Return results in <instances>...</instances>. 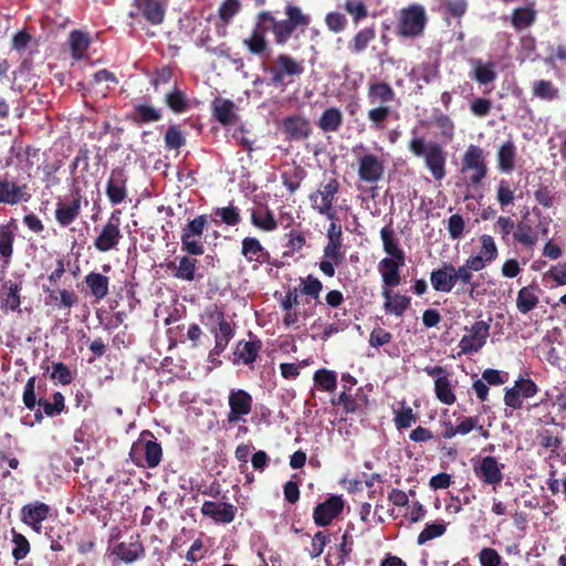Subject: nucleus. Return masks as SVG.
Returning a JSON list of instances; mask_svg holds the SVG:
<instances>
[{
  "mask_svg": "<svg viewBox=\"0 0 566 566\" xmlns=\"http://www.w3.org/2000/svg\"><path fill=\"white\" fill-rule=\"evenodd\" d=\"M284 14L285 19L277 20L271 11L264 10L258 13L260 21H266L269 24L276 45H285L296 31L304 32L312 22L310 14L291 2L284 7Z\"/></svg>",
  "mask_w": 566,
  "mask_h": 566,
  "instance_id": "1",
  "label": "nucleus"
},
{
  "mask_svg": "<svg viewBox=\"0 0 566 566\" xmlns=\"http://www.w3.org/2000/svg\"><path fill=\"white\" fill-rule=\"evenodd\" d=\"M408 143V150L417 158H422L426 168L434 180L441 181L447 175V151L436 142H427L413 129Z\"/></svg>",
  "mask_w": 566,
  "mask_h": 566,
  "instance_id": "2",
  "label": "nucleus"
},
{
  "mask_svg": "<svg viewBox=\"0 0 566 566\" xmlns=\"http://www.w3.org/2000/svg\"><path fill=\"white\" fill-rule=\"evenodd\" d=\"M129 458L139 468L155 469L161 462L163 448L153 432L144 430L133 443Z\"/></svg>",
  "mask_w": 566,
  "mask_h": 566,
  "instance_id": "3",
  "label": "nucleus"
},
{
  "mask_svg": "<svg viewBox=\"0 0 566 566\" xmlns=\"http://www.w3.org/2000/svg\"><path fill=\"white\" fill-rule=\"evenodd\" d=\"M262 71L270 74L269 85H286L292 82L285 81L286 77L293 78L304 73L305 66L303 60H296L290 54L281 53L276 56L273 65L262 64Z\"/></svg>",
  "mask_w": 566,
  "mask_h": 566,
  "instance_id": "4",
  "label": "nucleus"
},
{
  "mask_svg": "<svg viewBox=\"0 0 566 566\" xmlns=\"http://www.w3.org/2000/svg\"><path fill=\"white\" fill-rule=\"evenodd\" d=\"M427 22L424 8L418 3L410 4L399 11L396 34L405 39L418 38L423 33Z\"/></svg>",
  "mask_w": 566,
  "mask_h": 566,
  "instance_id": "5",
  "label": "nucleus"
},
{
  "mask_svg": "<svg viewBox=\"0 0 566 566\" xmlns=\"http://www.w3.org/2000/svg\"><path fill=\"white\" fill-rule=\"evenodd\" d=\"M461 172L469 174V186L478 188L488 176V163L483 148L469 145L461 159Z\"/></svg>",
  "mask_w": 566,
  "mask_h": 566,
  "instance_id": "6",
  "label": "nucleus"
},
{
  "mask_svg": "<svg viewBox=\"0 0 566 566\" xmlns=\"http://www.w3.org/2000/svg\"><path fill=\"white\" fill-rule=\"evenodd\" d=\"M120 211L115 210L111 213L107 222L103 226L98 235L94 239V248L102 253H106L117 248L120 239Z\"/></svg>",
  "mask_w": 566,
  "mask_h": 566,
  "instance_id": "7",
  "label": "nucleus"
},
{
  "mask_svg": "<svg viewBox=\"0 0 566 566\" xmlns=\"http://www.w3.org/2000/svg\"><path fill=\"white\" fill-rule=\"evenodd\" d=\"M31 197V188L27 184H18L8 174L0 178V203L15 206L28 202Z\"/></svg>",
  "mask_w": 566,
  "mask_h": 566,
  "instance_id": "8",
  "label": "nucleus"
},
{
  "mask_svg": "<svg viewBox=\"0 0 566 566\" xmlns=\"http://www.w3.org/2000/svg\"><path fill=\"white\" fill-rule=\"evenodd\" d=\"M504 468L505 464L499 463L496 458L492 455L483 457L473 464L475 476L482 483L492 485L493 489L502 482Z\"/></svg>",
  "mask_w": 566,
  "mask_h": 566,
  "instance_id": "9",
  "label": "nucleus"
},
{
  "mask_svg": "<svg viewBox=\"0 0 566 566\" xmlns=\"http://www.w3.org/2000/svg\"><path fill=\"white\" fill-rule=\"evenodd\" d=\"M210 316L218 323V327L211 329V333L214 336V347L210 350V357L220 356L234 337V329L226 318L224 313L218 310L217 306H214Z\"/></svg>",
  "mask_w": 566,
  "mask_h": 566,
  "instance_id": "10",
  "label": "nucleus"
},
{
  "mask_svg": "<svg viewBox=\"0 0 566 566\" xmlns=\"http://www.w3.org/2000/svg\"><path fill=\"white\" fill-rule=\"evenodd\" d=\"M357 175L360 181L376 185L385 174V163L371 153L364 154L357 159Z\"/></svg>",
  "mask_w": 566,
  "mask_h": 566,
  "instance_id": "11",
  "label": "nucleus"
},
{
  "mask_svg": "<svg viewBox=\"0 0 566 566\" xmlns=\"http://www.w3.org/2000/svg\"><path fill=\"white\" fill-rule=\"evenodd\" d=\"M345 502L342 495H329L325 501L318 503L313 511L314 523L324 527L331 525L344 511Z\"/></svg>",
  "mask_w": 566,
  "mask_h": 566,
  "instance_id": "12",
  "label": "nucleus"
},
{
  "mask_svg": "<svg viewBox=\"0 0 566 566\" xmlns=\"http://www.w3.org/2000/svg\"><path fill=\"white\" fill-rule=\"evenodd\" d=\"M228 403L230 411L228 412L227 421L229 423H237L244 421V417L251 413L253 398L243 389H232L228 397Z\"/></svg>",
  "mask_w": 566,
  "mask_h": 566,
  "instance_id": "13",
  "label": "nucleus"
},
{
  "mask_svg": "<svg viewBox=\"0 0 566 566\" xmlns=\"http://www.w3.org/2000/svg\"><path fill=\"white\" fill-rule=\"evenodd\" d=\"M489 335L490 324L484 321L475 322L469 329V334L463 335L459 342L461 353H478L485 345Z\"/></svg>",
  "mask_w": 566,
  "mask_h": 566,
  "instance_id": "14",
  "label": "nucleus"
},
{
  "mask_svg": "<svg viewBox=\"0 0 566 566\" xmlns=\"http://www.w3.org/2000/svg\"><path fill=\"white\" fill-rule=\"evenodd\" d=\"M266 24V21H260L256 17V23L252 29L251 34L243 40V45L253 55L261 57L270 56L271 49L265 36L266 32L270 31V28Z\"/></svg>",
  "mask_w": 566,
  "mask_h": 566,
  "instance_id": "15",
  "label": "nucleus"
},
{
  "mask_svg": "<svg viewBox=\"0 0 566 566\" xmlns=\"http://www.w3.org/2000/svg\"><path fill=\"white\" fill-rule=\"evenodd\" d=\"M340 184L336 178H331L328 181L316 191L310 193L308 200L311 207L316 212L327 211L336 202V196L339 192Z\"/></svg>",
  "mask_w": 566,
  "mask_h": 566,
  "instance_id": "16",
  "label": "nucleus"
},
{
  "mask_svg": "<svg viewBox=\"0 0 566 566\" xmlns=\"http://www.w3.org/2000/svg\"><path fill=\"white\" fill-rule=\"evenodd\" d=\"M343 241H327L323 249V259L318 262L319 271L327 277L335 275V269L345 261Z\"/></svg>",
  "mask_w": 566,
  "mask_h": 566,
  "instance_id": "17",
  "label": "nucleus"
},
{
  "mask_svg": "<svg viewBox=\"0 0 566 566\" xmlns=\"http://www.w3.org/2000/svg\"><path fill=\"white\" fill-rule=\"evenodd\" d=\"M195 255H186L178 256L175 261H170L167 264L168 270L171 271V274L175 279L193 282L196 280H200L202 277L201 274H197L199 261L193 258Z\"/></svg>",
  "mask_w": 566,
  "mask_h": 566,
  "instance_id": "18",
  "label": "nucleus"
},
{
  "mask_svg": "<svg viewBox=\"0 0 566 566\" xmlns=\"http://www.w3.org/2000/svg\"><path fill=\"white\" fill-rule=\"evenodd\" d=\"M127 181L128 177L123 168L112 169L106 184V196L112 205H120L126 200L128 195Z\"/></svg>",
  "mask_w": 566,
  "mask_h": 566,
  "instance_id": "19",
  "label": "nucleus"
},
{
  "mask_svg": "<svg viewBox=\"0 0 566 566\" xmlns=\"http://www.w3.org/2000/svg\"><path fill=\"white\" fill-rule=\"evenodd\" d=\"M282 129L289 140H304L312 135V126L308 118L301 114L286 116L282 119Z\"/></svg>",
  "mask_w": 566,
  "mask_h": 566,
  "instance_id": "20",
  "label": "nucleus"
},
{
  "mask_svg": "<svg viewBox=\"0 0 566 566\" xmlns=\"http://www.w3.org/2000/svg\"><path fill=\"white\" fill-rule=\"evenodd\" d=\"M430 282L434 291L450 293L458 284L457 268L450 262H442L440 268L431 271Z\"/></svg>",
  "mask_w": 566,
  "mask_h": 566,
  "instance_id": "21",
  "label": "nucleus"
},
{
  "mask_svg": "<svg viewBox=\"0 0 566 566\" xmlns=\"http://www.w3.org/2000/svg\"><path fill=\"white\" fill-rule=\"evenodd\" d=\"M237 512V506L228 502L205 501L201 506V514L210 517L218 524L232 523Z\"/></svg>",
  "mask_w": 566,
  "mask_h": 566,
  "instance_id": "22",
  "label": "nucleus"
},
{
  "mask_svg": "<svg viewBox=\"0 0 566 566\" xmlns=\"http://www.w3.org/2000/svg\"><path fill=\"white\" fill-rule=\"evenodd\" d=\"M250 340H239L233 349V363L252 365L262 349V342L252 332H249Z\"/></svg>",
  "mask_w": 566,
  "mask_h": 566,
  "instance_id": "23",
  "label": "nucleus"
},
{
  "mask_svg": "<svg viewBox=\"0 0 566 566\" xmlns=\"http://www.w3.org/2000/svg\"><path fill=\"white\" fill-rule=\"evenodd\" d=\"M133 4L138 12H130V18L142 14L153 25H159L164 22L166 9L160 0H134Z\"/></svg>",
  "mask_w": 566,
  "mask_h": 566,
  "instance_id": "24",
  "label": "nucleus"
},
{
  "mask_svg": "<svg viewBox=\"0 0 566 566\" xmlns=\"http://www.w3.org/2000/svg\"><path fill=\"white\" fill-rule=\"evenodd\" d=\"M17 231L18 223L14 218L0 223V261L4 265H9L13 256Z\"/></svg>",
  "mask_w": 566,
  "mask_h": 566,
  "instance_id": "25",
  "label": "nucleus"
},
{
  "mask_svg": "<svg viewBox=\"0 0 566 566\" xmlns=\"http://www.w3.org/2000/svg\"><path fill=\"white\" fill-rule=\"evenodd\" d=\"M50 506L43 502L35 501L22 506L21 521L31 526L36 533L41 532L42 522L50 515Z\"/></svg>",
  "mask_w": 566,
  "mask_h": 566,
  "instance_id": "26",
  "label": "nucleus"
},
{
  "mask_svg": "<svg viewBox=\"0 0 566 566\" xmlns=\"http://www.w3.org/2000/svg\"><path fill=\"white\" fill-rule=\"evenodd\" d=\"M241 254L249 263L273 264L270 252L254 237H247L242 240Z\"/></svg>",
  "mask_w": 566,
  "mask_h": 566,
  "instance_id": "27",
  "label": "nucleus"
},
{
  "mask_svg": "<svg viewBox=\"0 0 566 566\" xmlns=\"http://www.w3.org/2000/svg\"><path fill=\"white\" fill-rule=\"evenodd\" d=\"M405 265V259L384 258L378 263L382 287L392 289L400 284V268Z\"/></svg>",
  "mask_w": 566,
  "mask_h": 566,
  "instance_id": "28",
  "label": "nucleus"
},
{
  "mask_svg": "<svg viewBox=\"0 0 566 566\" xmlns=\"http://www.w3.org/2000/svg\"><path fill=\"white\" fill-rule=\"evenodd\" d=\"M367 98L371 105L390 106L396 101V93L387 82L370 81L367 86Z\"/></svg>",
  "mask_w": 566,
  "mask_h": 566,
  "instance_id": "29",
  "label": "nucleus"
},
{
  "mask_svg": "<svg viewBox=\"0 0 566 566\" xmlns=\"http://www.w3.org/2000/svg\"><path fill=\"white\" fill-rule=\"evenodd\" d=\"M114 553L123 562L130 564L137 559L144 557L145 548L140 541V536L137 534L129 537V542H122L114 548Z\"/></svg>",
  "mask_w": 566,
  "mask_h": 566,
  "instance_id": "30",
  "label": "nucleus"
},
{
  "mask_svg": "<svg viewBox=\"0 0 566 566\" xmlns=\"http://www.w3.org/2000/svg\"><path fill=\"white\" fill-rule=\"evenodd\" d=\"M21 283L9 280L4 282L1 286L0 298H1V308L4 312H21Z\"/></svg>",
  "mask_w": 566,
  "mask_h": 566,
  "instance_id": "31",
  "label": "nucleus"
},
{
  "mask_svg": "<svg viewBox=\"0 0 566 566\" xmlns=\"http://www.w3.org/2000/svg\"><path fill=\"white\" fill-rule=\"evenodd\" d=\"M81 195L76 193L70 203L59 202L54 217L59 226L66 228L72 224L81 213Z\"/></svg>",
  "mask_w": 566,
  "mask_h": 566,
  "instance_id": "32",
  "label": "nucleus"
},
{
  "mask_svg": "<svg viewBox=\"0 0 566 566\" xmlns=\"http://www.w3.org/2000/svg\"><path fill=\"white\" fill-rule=\"evenodd\" d=\"M381 295L385 298L384 308L386 312L396 316H402L411 304L409 296L394 294L391 289L382 287Z\"/></svg>",
  "mask_w": 566,
  "mask_h": 566,
  "instance_id": "33",
  "label": "nucleus"
},
{
  "mask_svg": "<svg viewBox=\"0 0 566 566\" xmlns=\"http://www.w3.org/2000/svg\"><path fill=\"white\" fill-rule=\"evenodd\" d=\"M538 292V285L534 283L522 287L516 297V307L518 312L527 314L533 311L539 302Z\"/></svg>",
  "mask_w": 566,
  "mask_h": 566,
  "instance_id": "34",
  "label": "nucleus"
},
{
  "mask_svg": "<svg viewBox=\"0 0 566 566\" xmlns=\"http://www.w3.org/2000/svg\"><path fill=\"white\" fill-rule=\"evenodd\" d=\"M213 117L222 125L228 126L235 122L234 103L231 99L218 97L212 102Z\"/></svg>",
  "mask_w": 566,
  "mask_h": 566,
  "instance_id": "35",
  "label": "nucleus"
},
{
  "mask_svg": "<svg viewBox=\"0 0 566 566\" xmlns=\"http://www.w3.org/2000/svg\"><path fill=\"white\" fill-rule=\"evenodd\" d=\"M211 222L217 226L227 224L229 227L238 226L241 221L240 209L233 205L214 208L210 214Z\"/></svg>",
  "mask_w": 566,
  "mask_h": 566,
  "instance_id": "36",
  "label": "nucleus"
},
{
  "mask_svg": "<svg viewBox=\"0 0 566 566\" xmlns=\"http://www.w3.org/2000/svg\"><path fill=\"white\" fill-rule=\"evenodd\" d=\"M536 202L545 209L552 208L558 200V193L554 180L541 181L534 190Z\"/></svg>",
  "mask_w": 566,
  "mask_h": 566,
  "instance_id": "37",
  "label": "nucleus"
},
{
  "mask_svg": "<svg viewBox=\"0 0 566 566\" xmlns=\"http://www.w3.org/2000/svg\"><path fill=\"white\" fill-rule=\"evenodd\" d=\"M161 118V111L147 104H136L130 115V119L137 125L159 122Z\"/></svg>",
  "mask_w": 566,
  "mask_h": 566,
  "instance_id": "38",
  "label": "nucleus"
},
{
  "mask_svg": "<svg viewBox=\"0 0 566 566\" xmlns=\"http://www.w3.org/2000/svg\"><path fill=\"white\" fill-rule=\"evenodd\" d=\"M343 125V114L337 107L326 108L318 118L317 126L324 133H336Z\"/></svg>",
  "mask_w": 566,
  "mask_h": 566,
  "instance_id": "39",
  "label": "nucleus"
},
{
  "mask_svg": "<svg viewBox=\"0 0 566 566\" xmlns=\"http://www.w3.org/2000/svg\"><path fill=\"white\" fill-rule=\"evenodd\" d=\"M516 147L513 140H506L497 151V168L500 171L510 174L515 167Z\"/></svg>",
  "mask_w": 566,
  "mask_h": 566,
  "instance_id": "40",
  "label": "nucleus"
},
{
  "mask_svg": "<svg viewBox=\"0 0 566 566\" xmlns=\"http://www.w3.org/2000/svg\"><path fill=\"white\" fill-rule=\"evenodd\" d=\"M380 238L382 241L384 251L388 254L387 258L391 259H406L403 250L399 247L398 240L395 237V231L391 226L384 227L380 230Z\"/></svg>",
  "mask_w": 566,
  "mask_h": 566,
  "instance_id": "41",
  "label": "nucleus"
},
{
  "mask_svg": "<svg viewBox=\"0 0 566 566\" xmlns=\"http://www.w3.org/2000/svg\"><path fill=\"white\" fill-rule=\"evenodd\" d=\"M472 65V80L476 81L481 85H488L495 81L496 72L494 62L483 63L481 60H473Z\"/></svg>",
  "mask_w": 566,
  "mask_h": 566,
  "instance_id": "42",
  "label": "nucleus"
},
{
  "mask_svg": "<svg viewBox=\"0 0 566 566\" xmlns=\"http://www.w3.org/2000/svg\"><path fill=\"white\" fill-rule=\"evenodd\" d=\"M392 114L391 106L377 105L367 112V118L370 122V128L376 132L386 129L388 120Z\"/></svg>",
  "mask_w": 566,
  "mask_h": 566,
  "instance_id": "43",
  "label": "nucleus"
},
{
  "mask_svg": "<svg viewBox=\"0 0 566 566\" xmlns=\"http://www.w3.org/2000/svg\"><path fill=\"white\" fill-rule=\"evenodd\" d=\"M85 283L96 300H103L108 294L109 279L101 273L91 272L85 276Z\"/></svg>",
  "mask_w": 566,
  "mask_h": 566,
  "instance_id": "44",
  "label": "nucleus"
},
{
  "mask_svg": "<svg viewBox=\"0 0 566 566\" xmlns=\"http://www.w3.org/2000/svg\"><path fill=\"white\" fill-rule=\"evenodd\" d=\"M376 39L375 27H367L359 30L348 43V50L354 54L364 52L370 42Z\"/></svg>",
  "mask_w": 566,
  "mask_h": 566,
  "instance_id": "45",
  "label": "nucleus"
},
{
  "mask_svg": "<svg viewBox=\"0 0 566 566\" xmlns=\"http://www.w3.org/2000/svg\"><path fill=\"white\" fill-rule=\"evenodd\" d=\"M164 102L175 114L185 113L190 107L186 93L177 86L165 94Z\"/></svg>",
  "mask_w": 566,
  "mask_h": 566,
  "instance_id": "46",
  "label": "nucleus"
},
{
  "mask_svg": "<svg viewBox=\"0 0 566 566\" xmlns=\"http://www.w3.org/2000/svg\"><path fill=\"white\" fill-rule=\"evenodd\" d=\"M69 40L72 57L74 60H82L91 43L88 34L80 30H73L70 33Z\"/></svg>",
  "mask_w": 566,
  "mask_h": 566,
  "instance_id": "47",
  "label": "nucleus"
},
{
  "mask_svg": "<svg viewBox=\"0 0 566 566\" xmlns=\"http://www.w3.org/2000/svg\"><path fill=\"white\" fill-rule=\"evenodd\" d=\"M251 223L264 232H272L277 229L274 213L268 207L263 211L252 210Z\"/></svg>",
  "mask_w": 566,
  "mask_h": 566,
  "instance_id": "48",
  "label": "nucleus"
},
{
  "mask_svg": "<svg viewBox=\"0 0 566 566\" xmlns=\"http://www.w3.org/2000/svg\"><path fill=\"white\" fill-rule=\"evenodd\" d=\"M434 392L437 399L444 405L451 406L457 400L449 376L434 379Z\"/></svg>",
  "mask_w": 566,
  "mask_h": 566,
  "instance_id": "49",
  "label": "nucleus"
},
{
  "mask_svg": "<svg viewBox=\"0 0 566 566\" xmlns=\"http://www.w3.org/2000/svg\"><path fill=\"white\" fill-rule=\"evenodd\" d=\"M513 238L516 242L523 244L526 248H533L538 240L537 233L533 230V228L524 222L515 224Z\"/></svg>",
  "mask_w": 566,
  "mask_h": 566,
  "instance_id": "50",
  "label": "nucleus"
},
{
  "mask_svg": "<svg viewBox=\"0 0 566 566\" xmlns=\"http://www.w3.org/2000/svg\"><path fill=\"white\" fill-rule=\"evenodd\" d=\"M313 379L315 386L323 391H334L337 386L336 373L325 368L316 370Z\"/></svg>",
  "mask_w": 566,
  "mask_h": 566,
  "instance_id": "51",
  "label": "nucleus"
},
{
  "mask_svg": "<svg viewBox=\"0 0 566 566\" xmlns=\"http://www.w3.org/2000/svg\"><path fill=\"white\" fill-rule=\"evenodd\" d=\"M180 242L181 251L189 255L199 256L205 253V244L199 237L185 235V232H181Z\"/></svg>",
  "mask_w": 566,
  "mask_h": 566,
  "instance_id": "52",
  "label": "nucleus"
},
{
  "mask_svg": "<svg viewBox=\"0 0 566 566\" xmlns=\"http://www.w3.org/2000/svg\"><path fill=\"white\" fill-rule=\"evenodd\" d=\"M533 94L541 99L553 101L558 97V88L551 81L539 80L533 83Z\"/></svg>",
  "mask_w": 566,
  "mask_h": 566,
  "instance_id": "53",
  "label": "nucleus"
},
{
  "mask_svg": "<svg viewBox=\"0 0 566 566\" xmlns=\"http://www.w3.org/2000/svg\"><path fill=\"white\" fill-rule=\"evenodd\" d=\"M446 531L447 525L443 522L426 524L424 528L418 535L417 543L418 545H423L428 541L442 536Z\"/></svg>",
  "mask_w": 566,
  "mask_h": 566,
  "instance_id": "54",
  "label": "nucleus"
},
{
  "mask_svg": "<svg viewBox=\"0 0 566 566\" xmlns=\"http://www.w3.org/2000/svg\"><path fill=\"white\" fill-rule=\"evenodd\" d=\"M344 9L352 17L355 24L368 17V9L363 0H345Z\"/></svg>",
  "mask_w": 566,
  "mask_h": 566,
  "instance_id": "55",
  "label": "nucleus"
},
{
  "mask_svg": "<svg viewBox=\"0 0 566 566\" xmlns=\"http://www.w3.org/2000/svg\"><path fill=\"white\" fill-rule=\"evenodd\" d=\"M208 226V216L200 214L195 219L189 220L182 228L181 232H185V235L199 237V239L203 238L205 229Z\"/></svg>",
  "mask_w": 566,
  "mask_h": 566,
  "instance_id": "56",
  "label": "nucleus"
},
{
  "mask_svg": "<svg viewBox=\"0 0 566 566\" xmlns=\"http://www.w3.org/2000/svg\"><path fill=\"white\" fill-rule=\"evenodd\" d=\"M536 13L530 8H517L512 14V24L515 29L527 28L535 21Z\"/></svg>",
  "mask_w": 566,
  "mask_h": 566,
  "instance_id": "57",
  "label": "nucleus"
},
{
  "mask_svg": "<svg viewBox=\"0 0 566 566\" xmlns=\"http://www.w3.org/2000/svg\"><path fill=\"white\" fill-rule=\"evenodd\" d=\"M12 542L14 547L12 549V556L18 562L27 557L30 552V543L28 538L12 530Z\"/></svg>",
  "mask_w": 566,
  "mask_h": 566,
  "instance_id": "58",
  "label": "nucleus"
},
{
  "mask_svg": "<svg viewBox=\"0 0 566 566\" xmlns=\"http://www.w3.org/2000/svg\"><path fill=\"white\" fill-rule=\"evenodd\" d=\"M282 184L290 191L294 193L300 187L304 178V170L302 168H295L293 172L284 171L281 175Z\"/></svg>",
  "mask_w": 566,
  "mask_h": 566,
  "instance_id": "59",
  "label": "nucleus"
},
{
  "mask_svg": "<svg viewBox=\"0 0 566 566\" xmlns=\"http://www.w3.org/2000/svg\"><path fill=\"white\" fill-rule=\"evenodd\" d=\"M164 140L167 149H179L186 144V138L176 125L167 128Z\"/></svg>",
  "mask_w": 566,
  "mask_h": 566,
  "instance_id": "60",
  "label": "nucleus"
},
{
  "mask_svg": "<svg viewBox=\"0 0 566 566\" xmlns=\"http://www.w3.org/2000/svg\"><path fill=\"white\" fill-rule=\"evenodd\" d=\"M62 167V160L57 159L53 163H46L42 166L43 171V182H45L46 187H54L60 185V178L56 177V172Z\"/></svg>",
  "mask_w": 566,
  "mask_h": 566,
  "instance_id": "61",
  "label": "nucleus"
},
{
  "mask_svg": "<svg viewBox=\"0 0 566 566\" xmlns=\"http://www.w3.org/2000/svg\"><path fill=\"white\" fill-rule=\"evenodd\" d=\"M515 195L510 182L501 179L496 189V200L502 208H505L514 202Z\"/></svg>",
  "mask_w": 566,
  "mask_h": 566,
  "instance_id": "62",
  "label": "nucleus"
},
{
  "mask_svg": "<svg viewBox=\"0 0 566 566\" xmlns=\"http://www.w3.org/2000/svg\"><path fill=\"white\" fill-rule=\"evenodd\" d=\"M447 230L450 239L459 240L463 237L465 230V221L459 213H454L449 217L447 223Z\"/></svg>",
  "mask_w": 566,
  "mask_h": 566,
  "instance_id": "63",
  "label": "nucleus"
},
{
  "mask_svg": "<svg viewBox=\"0 0 566 566\" xmlns=\"http://www.w3.org/2000/svg\"><path fill=\"white\" fill-rule=\"evenodd\" d=\"M240 9L241 3L239 0H224L218 9V15L224 24H228L239 13Z\"/></svg>",
  "mask_w": 566,
  "mask_h": 566,
  "instance_id": "64",
  "label": "nucleus"
}]
</instances>
